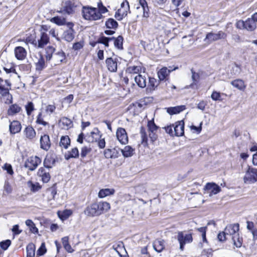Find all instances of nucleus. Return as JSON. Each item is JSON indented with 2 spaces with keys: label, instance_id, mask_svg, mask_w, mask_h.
<instances>
[{
  "label": "nucleus",
  "instance_id": "f257e3e1",
  "mask_svg": "<svg viewBox=\"0 0 257 257\" xmlns=\"http://www.w3.org/2000/svg\"><path fill=\"white\" fill-rule=\"evenodd\" d=\"M110 208L107 202H97L87 206L84 210V213L90 217L98 216L107 211Z\"/></svg>",
  "mask_w": 257,
  "mask_h": 257
},
{
  "label": "nucleus",
  "instance_id": "f03ea898",
  "mask_svg": "<svg viewBox=\"0 0 257 257\" xmlns=\"http://www.w3.org/2000/svg\"><path fill=\"white\" fill-rule=\"evenodd\" d=\"M82 13L83 18L88 20L96 21L103 17L102 15H100L98 13L97 9L95 8L84 7Z\"/></svg>",
  "mask_w": 257,
  "mask_h": 257
},
{
  "label": "nucleus",
  "instance_id": "7ed1b4c3",
  "mask_svg": "<svg viewBox=\"0 0 257 257\" xmlns=\"http://www.w3.org/2000/svg\"><path fill=\"white\" fill-rule=\"evenodd\" d=\"M177 238L179 242L180 249L181 250L184 249V246L186 244L191 243L193 240L192 233L186 231L179 232Z\"/></svg>",
  "mask_w": 257,
  "mask_h": 257
},
{
  "label": "nucleus",
  "instance_id": "20e7f679",
  "mask_svg": "<svg viewBox=\"0 0 257 257\" xmlns=\"http://www.w3.org/2000/svg\"><path fill=\"white\" fill-rule=\"evenodd\" d=\"M243 179L245 183L248 184L257 181V169L249 167Z\"/></svg>",
  "mask_w": 257,
  "mask_h": 257
},
{
  "label": "nucleus",
  "instance_id": "39448f33",
  "mask_svg": "<svg viewBox=\"0 0 257 257\" xmlns=\"http://www.w3.org/2000/svg\"><path fill=\"white\" fill-rule=\"evenodd\" d=\"M74 26L73 23L68 22L67 23V29L64 30L62 38L68 42H71L75 37V31L73 29Z\"/></svg>",
  "mask_w": 257,
  "mask_h": 257
},
{
  "label": "nucleus",
  "instance_id": "423d86ee",
  "mask_svg": "<svg viewBox=\"0 0 257 257\" xmlns=\"http://www.w3.org/2000/svg\"><path fill=\"white\" fill-rule=\"evenodd\" d=\"M41 162V159L40 158L36 156H32L28 159L26 161L25 167L28 168L30 171H34Z\"/></svg>",
  "mask_w": 257,
  "mask_h": 257
},
{
  "label": "nucleus",
  "instance_id": "0eeeda50",
  "mask_svg": "<svg viewBox=\"0 0 257 257\" xmlns=\"http://www.w3.org/2000/svg\"><path fill=\"white\" fill-rule=\"evenodd\" d=\"M257 25V13L253 14L251 18L245 21V29L248 31H252L255 29Z\"/></svg>",
  "mask_w": 257,
  "mask_h": 257
},
{
  "label": "nucleus",
  "instance_id": "6e6552de",
  "mask_svg": "<svg viewBox=\"0 0 257 257\" xmlns=\"http://www.w3.org/2000/svg\"><path fill=\"white\" fill-rule=\"evenodd\" d=\"M226 34L220 31L217 33L212 32L208 33L206 36L205 40H207L209 42H211L220 39H224L226 38Z\"/></svg>",
  "mask_w": 257,
  "mask_h": 257
},
{
  "label": "nucleus",
  "instance_id": "1a4fd4ad",
  "mask_svg": "<svg viewBox=\"0 0 257 257\" xmlns=\"http://www.w3.org/2000/svg\"><path fill=\"white\" fill-rule=\"evenodd\" d=\"M116 135L118 141L121 144H126L128 142V137L124 128L119 127L117 128Z\"/></svg>",
  "mask_w": 257,
  "mask_h": 257
},
{
  "label": "nucleus",
  "instance_id": "9d476101",
  "mask_svg": "<svg viewBox=\"0 0 257 257\" xmlns=\"http://www.w3.org/2000/svg\"><path fill=\"white\" fill-rule=\"evenodd\" d=\"M118 59L116 58L109 57L105 60L108 70L112 72H116L117 69Z\"/></svg>",
  "mask_w": 257,
  "mask_h": 257
},
{
  "label": "nucleus",
  "instance_id": "9b49d317",
  "mask_svg": "<svg viewBox=\"0 0 257 257\" xmlns=\"http://www.w3.org/2000/svg\"><path fill=\"white\" fill-rule=\"evenodd\" d=\"M49 41V38L47 34L45 32L41 33L40 38L36 40V48H42L47 45Z\"/></svg>",
  "mask_w": 257,
  "mask_h": 257
},
{
  "label": "nucleus",
  "instance_id": "f8f14e48",
  "mask_svg": "<svg viewBox=\"0 0 257 257\" xmlns=\"http://www.w3.org/2000/svg\"><path fill=\"white\" fill-rule=\"evenodd\" d=\"M174 135L177 137L182 136L184 134V122L183 120L178 121L173 124Z\"/></svg>",
  "mask_w": 257,
  "mask_h": 257
},
{
  "label": "nucleus",
  "instance_id": "ddd939ff",
  "mask_svg": "<svg viewBox=\"0 0 257 257\" xmlns=\"http://www.w3.org/2000/svg\"><path fill=\"white\" fill-rule=\"evenodd\" d=\"M204 189L207 191L209 196L215 195L219 192L221 189L219 186L213 183H208L205 186Z\"/></svg>",
  "mask_w": 257,
  "mask_h": 257
},
{
  "label": "nucleus",
  "instance_id": "4468645a",
  "mask_svg": "<svg viewBox=\"0 0 257 257\" xmlns=\"http://www.w3.org/2000/svg\"><path fill=\"white\" fill-rule=\"evenodd\" d=\"M119 148L107 149L104 151V156L106 159H116L119 156Z\"/></svg>",
  "mask_w": 257,
  "mask_h": 257
},
{
  "label": "nucleus",
  "instance_id": "2eb2a0df",
  "mask_svg": "<svg viewBox=\"0 0 257 257\" xmlns=\"http://www.w3.org/2000/svg\"><path fill=\"white\" fill-rule=\"evenodd\" d=\"M49 170L47 168L41 167L38 171V175L41 178V180L44 183L48 182L51 178Z\"/></svg>",
  "mask_w": 257,
  "mask_h": 257
},
{
  "label": "nucleus",
  "instance_id": "dca6fc26",
  "mask_svg": "<svg viewBox=\"0 0 257 257\" xmlns=\"http://www.w3.org/2000/svg\"><path fill=\"white\" fill-rule=\"evenodd\" d=\"M239 227L238 223L228 225L224 229L225 233H226L227 235H232V236H234L235 234L238 233Z\"/></svg>",
  "mask_w": 257,
  "mask_h": 257
},
{
  "label": "nucleus",
  "instance_id": "f3484780",
  "mask_svg": "<svg viewBox=\"0 0 257 257\" xmlns=\"http://www.w3.org/2000/svg\"><path fill=\"white\" fill-rule=\"evenodd\" d=\"M51 146L49 136L47 135H44L41 136L40 138V147L41 149L48 151Z\"/></svg>",
  "mask_w": 257,
  "mask_h": 257
},
{
  "label": "nucleus",
  "instance_id": "a211bd4d",
  "mask_svg": "<svg viewBox=\"0 0 257 257\" xmlns=\"http://www.w3.org/2000/svg\"><path fill=\"white\" fill-rule=\"evenodd\" d=\"M22 126L21 123L17 120L13 121L9 125V130L11 134H15L20 132Z\"/></svg>",
  "mask_w": 257,
  "mask_h": 257
},
{
  "label": "nucleus",
  "instance_id": "6ab92c4d",
  "mask_svg": "<svg viewBox=\"0 0 257 257\" xmlns=\"http://www.w3.org/2000/svg\"><path fill=\"white\" fill-rule=\"evenodd\" d=\"M22 110V107L15 103L11 105L7 110V114L9 116H14L19 113Z\"/></svg>",
  "mask_w": 257,
  "mask_h": 257
},
{
  "label": "nucleus",
  "instance_id": "aec40b11",
  "mask_svg": "<svg viewBox=\"0 0 257 257\" xmlns=\"http://www.w3.org/2000/svg\"><path fill=\"white\" fill-rule=\"evenodd\" d=\"M15 54L16 57L18 60H22L24 59L26 57L27 52L23 47L18 46L15 49Z\"/></svg>",
  "mask_w": 257,
  "mask_h": 257
},
{
  "label": "nucleus",
  "instance_id": "412c9836",
  "mask_svg": "<svg viewBox=\"0 0 257 257\" xmlns=\"http://www.w3.org/2000/svg\"><path fill=\"white\" fill-rule=\"evenodd\" d=\"M178 67H175L173 69H168L166 67H163L158 72V76L160 80H164L169 74L170 72L173 70H176Z\"/></svg>",
  "mask_w": 257,
  "mask_h": 257
},
{
  "label": "nucleus",
  "instance_id": "4be33fe9",
  "mask_svg": "<svg viewBox=\"0 0 257 257\" xmlns=\"http://www.w3.org/2000/svg\"><path fill=\"white\" fill-rule=\"evenodd\" d=\"M135 81L141 88H145L147 86V79L145 76L139 74L135 77Z\"/></svg>",
  "mask_w": 257,
  "mask_h": 257
},
{
  "label": "nucleus",
  "instance_id": "5701e85b",
  "mask_svg": "<svg viewBox=\"0 0 257 257\" xmlns=\"http://www.w3.org/2000/svg\"><path fill=\"white\" fill-rule=\"evenodd\" d=\"M230 84L236 88L238 89L240 91H244L246 88V85L244 83V82L240 79H235L233 81H232L230 82Z\"/></svg>",
  "mask_w": 257,
  "mask_h": 257
},
{
  "label": "nucleus",
  "instance_id": "b1692460",
  "mask_svg": "<svg viewBox=\"0 0 257 257\" xmlns=\"http://www.w3.org/2000/svg\"><path fill=\"white\" fill-rule=\"evenodd\" d=\"M56 160L55 158L52 156H47L44 161V165L45 167L49 169L54 166Z\"/></svg>",
  "mask_w": 257,
  "mask_h": 257
},
{
  "label": "nucleus",
  "instance_id": "393cba45",
  "mask_svg": "<svg viewBox=\"0 0 257 257\" xmlns=\"http://www.w3.org/2000/svg\"><path fill=\"white\" fill-rule=\"evenodd\" d=\"M78 157L79 152L77 148H72L70 151H68L64 155L65 159L67 160L70 158H76Z\"/></svg>",
  "mask_w": 257,
  "mask_h": 257
},
{
  "label": "nucleus",
  "instance_id": "a878e982",
  "mask_svg": "<svg viewBox=\"0 0 257 257\" xmlns=\"http://www.w3.org/2000/svg\"><path fill=\"white\" fill-rule=\"evenodd\" d=\"M24 133L26 137L29 140H32L36 136L35 130L31 126L26 127Z\"/></svg>",
  "mask_w": 257,
  "mask_h": 257
},
{
  "label": "nucleus",
  "instance_id": "bb28decb",
  "mask_svg": "<svg viewBox=\"0 0 257 257\" xmlns=\"http://www.w3.org/2000/svg\"><path fill=\"white\" fill-rule=\"evenodd\" d=\"M153 247L158 252H161L165 248L164 241L156 239L153 243Z\"/></svg>",
  "mask_w": 257,
  "mask_h": 257
},
{
  "label": "nucleus",
  "instance_id": "cd10ccee",
  "mask_svg": "<svg viewBox=\"0 0 257 257\" xmlns=\"http://www.w3.org/2000/svg\"><path fill=\"white\" fill-rule=\"evenodd\" d=\"M72 121L66 117H63L59 121V124L62 128L67 130L72 126Z\"/></svg>",
  "mask_w": 257,
  "mask_h": 257
},
{
  "label": "nucleus",
  "instance_id": "c85d7f7f",
  "mask_svg": "<svg viewBox=\"0 0 257 257\" xmlns=\"http://www.w3.org/2000/svg\"><path fill=\"white\" fill-rule=\"evenodd\" d=\"M185 109V105H180L175 107H171L167 109V112L170 114L178 113Z\"/></svg>",
  "mask_w": 257,
  "mask_h": 257
},
{
  "label": "nucleus",
  "instance_id": "c756f323",
  "mask_svg": "<svg viewBox=\"0 0 257 257\" xmlns=\"http://www.w3.org/2000/svg\"><path fill=\"white\" fill-rule=\"evenodd\" d=\"M120 150L122 155L125 158L132 156L134 152V149L130 146H126L124 149H121Z\"/></svg>",
  "mask_w": 257,
  "mask_h": 257
},
{
  "label": "nucleus",
  "instance_id": "7c9ffc66",
  "mask_svg": "<svg viewBox=\"0 0 257 257\" xmlns=\"http://www.w3.org/2000/svg\"><path fill=\"white\" fill-rule=\"evenodd\" d=\"M70 145V139L68 136H62L59 143L60 147L66 149Z\"/></svg>",
  "mask_w": 257,
  "mask_h": 257
},
{
  "label": "nucleus",
  "instance_id": "2f4dec72",
  "mask_svg": "<svg viewBox=\"0 0 257 257\" xmlns=\"http://www.w3.org/2000/svg\"><path fill=\"white\" fill-rule=\"evenodd\" d=\"M56 63L59 64L62 63L65 59V55L63 51H59L56 53L54 56Z\"/></svg>",
  "mask_w": 257,
  "mask_h": 257
},
{
  "label": "nucleus",
  "instance_id": "473e14b6",
  "mask_svg": "<svg viewBox=\"0 0 257 257\" xmlns=\"http://www.w3.org/2000/svg\"><path fill=\"white\" fill-rule=\"evenodd\" d=\"M27 250V257H34L35 245L33 243H29L26 248Z\"/></svg>",
  "mask_w": 257,
  "mask_h": 257
},
{
  "label": "nucleus",
  "instance_id": "72a5a7b5",
  "mask_svg": "<svg viewBox=\"0 0 257 257\" xmlns=\"http://www.w3.org/2000/svg\"><path fill=\"white\" fill-rule=\"evenodd\" d=\"M105 26L108 29H116L118 27V23L113 19L109 18L106 21Z\"/></svg>",
  "mask_w": 257,
  "mask_h": 257
},
{
  "label": "nucleus",
  "instance_id": "f704fd0d",
  "mask_svg": "<svg viewBox=\"0 0 257 257\" xmlns=\"http://www.w3.org/2000/svg\"><path fill=\"white\" fill-rule=\"evenodd\" d=\"M52 22H53L59 26H62L66 25L67 26V22L65 19L59 17H55L51 20Z\"/></svg>",
  "mask_w": 257,
  "mask_h": 257
},
{
  "label": "nucleus",
  "instance_id": "c9c22d12",
  "mask_svg": "<svg viewBox=\"0 0 257 257\" xmlns=\"http://www.w3.org/2000/svg\"><path fill=\"white\" fill-rule=\"evenodd\" d=\"M232 239L233 241L234 245L237 247H240L242 243V238L240 237L239 233L235 234V235L232 237Z\"/></svg>",
  "mask_w": 257,
  "mask_h": 257
},
{
  "label": "nucleus",
  "instance_id": "e433bc0d",
  "mask_svg": "<svg viewBox=\"0 0 257 257\" xmlns=\"http://www.w3.org/2000/svg\"><path fill=\"white\" fill-rule=\"evenodd\" d=\"M158 83L155 78L150 77L147 89L150 90H155V88L158 86Z\"/></svg>",
  "mask_w": 257,
  "mask_h": 257
},
{
  "label": "nucleus",
  "instance_id": "4c0bfd02",
  "mask_svg": "<svg viewBox=\"0 0 257 257\" xmlns=\"http://www.w3.org/2000/svg\"><path fill=\"white\" fill-rule=\"evenodd\" d=\"M25 223L32 233H36L38 232V228L36 227L35 224L32 220L28 219L26 221Z\"/></svg>",
  "mask_w": 257,
  "mask_h": 257
},
{
  "label": "nucleus",
  "instance_id": "58836bf2",
  "mask_svg": "<svg viewBox=\"0 0 257 257\" xmlns=\"http://www.w3.org/2000/svg\"><path fill=\"white\" fill-rule=\"evenodd\" d=\"M0 99L2 102L6 104H10L13 102V96L11 94L9 93L5 96H1Z\"/></svg>",
  "mask_w": 257,
  "mask_h": 257
},
{
  "label": "nucleus",
  "instance_id": "ea45409f",
  "mask_svg": "<svg viewBox=\"0 0 257 257\" xmlns=\"http://www.w3.org/2000/svg\"><path fill=\"white\" fill-rule=\"evenodd\" d=\"M27 185L31 191L34 192L38 191L41 188V186L38 183H33L31 181H29L27 182Z\"/></svg>",
  "mask_w": 257,
  "mask_h": 257
},
{
  "label": "nucleus",
  "instance_id": "a19ab883",
  "mask_svg": "<svg viewBox=\"0 0 257 257\" xmlns=\"http://www.w3.org/2000/svg\"><path fill=\"white\" fill-rule=\"evenodd\" d=\"M72 214V212L70 210H65L63 212L58 211V215L60 218L62 220H65L68 218Z\"/></svg>",
  "mask_w": 257,
  "mask_h": 257
},
{
  "label": "nucleus",
  "instance_id": "79ce46f5",
  "mask_svg": "<svg viewBox=\"0 0 257 257\" xmlns=\"http://www.w3.org/2000/svg\"><path fill=\"white\" fill-rule=\"evenodd\" d=\"M123 37L121 36H119L117 38L114 39V45L118 49H122V44H123Z\"/></svg>",
  "mask_w": 257,
  "mask_h": 257
},
{
  "label": "nucleus",
  "instance_id": "37998d69",
  "mask_svg": "<svg viewBox=\"0 0 257 257\" xmlns=\"http://www.w3.org/2000/svg\"><path fill=\"white\" fill-rule=\"evenodd\" d=\"M36 69L42 70L45 68V60L43 56L41 55L38 61L36 63Z\"/></svg>",
  "mask_w": 257,
  "mask_h": 257
},
{
  "label": "nucleus",
  "instance_id": "c03bdc74",
  "mask_svg": "<svg viewBox=\"0 0 257 257\" xmlns=\"http://www.w3.org/2000/svg\"><path fill=\"white\" fill-rule=\"evenodd\" d=\"M113 191L109 189H101L98 193V197L99 198H103L108 195L113 194Z\"/></svg>",
  "mask_w": 257,
  "mask_h": 257
},
{
  "label": "nucleus",
  "instance_id": "a18cd8bd",
  "mask_svg": "<svg viewBox=\"0 0 257 257\" xmlns=\"http://www.w3.org/2000/svg\"><path fill=\"white\" fill-rule=\"evenodd\" d=\"M91 149L87 147H83L82 148L80 153V156L82 159L85 158L88 155V154L91 152Z\"/></svg>",
  "mask_w": 257,
  "mask_h": 257
},
{
  "label": "nucleus",
  "instance_id": "49530a36",
  "mask_svg": "<svg viewBox=\"0 0 257 257\" xmlns=\"http://www.w3.org/2000/svg\"><path fill=\"white\" fill-rule=\"evenodd\" d=\"M140 134L141 135L142 138V144H147L148 137L146 132H145V130L143 127H141Z\"/></svg>",
  "mask_w": 257,
  "mask_h": 257
},
{
  "label": "nucleus",
  "instance_id": "de8ad7c7",
  "mask_svg": "<svg viewBox=\"0 0 257 257\" xmlns=\"http://www.w3.org/2000/svg\"><path fill=\"white\" fill-rule=\"evenodd\" d=\"M126 11L122 12L121 9H118L117 11L115 13V18L118 21H120L122 19L124 16L126 15Z\"/></svg>",
  "mask_w": 257,
  "mask_h": 257
},
{
  "label": "nucleus",
  "instance_id": "09e8293b",
  "mask_svg": "<svg viewBox=\"0 0 257 257\" xmlns=\"http://www.w3.org/2000/svg\"><path fill=\"white\" fill-rule=\"evenodd\" d=\"M148 126L149 132H157L158 127L155 124L154 121H149Z\"/></svg>",
  "mask_w": 257,
  "mask_h": 257
},
{
  "label": "nucleus",
  "instance_id": "8fccbe9b",
  "mask_svg": "<svg viewBox=\"0 0 257 257\" xmlns=\"http://www.w3.org/2000/svg\"><path fill=\"white\" fill-rule=\"evenodd\" d=\"M191 73H192V79L193 81V83L191 84V85H193V84H196V83L198 82V80L199 79V75L198 73H196L193 71V70L191 69Z\"/></svg>",
  "mask_w": 257,
  "mask_h": 257
},
{
  "label": "nucleus",
  "instance_id": "3c124183",
  "mask_svg": "<svg viewBox=\"0 0 257 257\" xmlns=\"http://www.w3.org/2000/svg\"><path fill=\"white\" fill-rule=\"evenodd\" d=\"M11 244V241L9 239L6 240L5 241H3L0 242V246L1 247L4 249L6 250L10 246Z\"/></svg>",
  "mask_w": 257,
  "mask_h": 257
},
{
  "label": "nucleus",
  "instance_id": "603ef678",
  "mask_svg": "<svg viewBox=\"0 0 257 257\" xmlns=\"http://www.w3.org/2000/svg\"><path fill=\"white\" fill-rule=\"evenodd\" d=\"M46 252L45 243H42L37 251V255L40 256L44 254Z\"/></svg>",
  "mask_w": 257,
  "mask_h": 257
},
{
  "label": "nucleus",
  "instance_id": "864d4df0",
  "mask_svg": "<svg viewBox=\"0 0 257 257\" xmlns=\"http://www.w3.org/2000/svg\"><path fill=\"white\" fill-rule=\"evenodd\" d=\"M84 46L83 41H80L73 44L72 48L74 50H79L83 48Z\"/></svg>",
  "mask_w": 257,
  "mask_h": 257
},
{
  "label": "nucleus",
  "instance_id": "5fc2aeb1",
  "mask_svg": "<svg viewBox=\"0 0 257 257\" xmlns=\"http://www.w3.org/2000/svg\"><path fill=\"white\" fill-rule=\"evenodd\" d=\"M26 109L28 115H30L34 110V105L32 102H29L26 105Z\"/></svg>",
  "mask_w": 257,
  "mask_h": 257
},
{
  "label": "nucleus",
  "instance_id": "6e6d98bb",
  "mask_svg": "<svg viewBox=\"0 0 257 257\" xmlns=\"http://www.w3.org/2000/svg\"><path fill=\"white\" fill-rule=\"evenodd\" d=\"M140 67L139 66H130L127 68V70L131 73H137L140 71Z\"/></svg>",
  "mask_w": 257,
  "mask_h": 257
},
{
  "label": "nucleus",
  "instance_id": "4d7b16f0",
  "mask_svg": "<svg viewBox=\"0 0 257 257\" xmlns=\"http://www.w3.org/2000/svg\"><path fill=\"white\" fill-rule=\"evenodd\" d=\"M246 223H247L246 228L250 232H251L253 230H254L256 229V228L254 227V224L253 222L247 221L246 222Z\"/></svg>",
  "mask_w": 257,
  "mask_h": 257
},
{
  "label": "nucleus",
  "instance_id": "13d9d810",
  "mask_svg": "<svg viewBox=\"0 0 257 257\" xmlns=\"http://www.w3.org/2000/svg\"><path fill=\"white\" fill-rule=\"evenodd\" d=\"M4 169L6 170H7V173L10 175H13L14 173L12 167L11 165L9 164H6L4 165Z\"/></svg>",
  "mask_w": 257,
  "mask_h": 257
},
{
  "label": "nucleus",
  "instance_id": "bf43d9fd",
  "mask_svg": "<svg viewBox=\"0 0 257 257\" xmlns=\"http://www.w3.org/2000/svg\"><path fill=\"white\" fill-rule=\"evenodd\" d=\"M226 233H225V230L218 233L217 237L218 240L220 241H225L226 239Z\"/></svg>",
  "mask_w": 257,
  "mask_h": 257
},
{
  "label": "nucleus",
  "instance_id": "052dcab7",
  "mask_svg": "<svg viewBox=\"0 0 257 257\" xmlns=\"http://www.w3.org/2000/svg\"><path fill=\"white\" fill-rule=\"evenodd\" d=\"M211 98L214 100H218L220 99V94L219 92L213 91L211 96Z\"/></svg>",
  "mask_w": 257,
  "mask_h": 257
},
{
  "label": "nucleus",
  "instance_id": "680f3d73",
  "mask_svg": "<svg viewBox=\"0 0 257 257\" xmlns=\"http://www.w3.org/2000/svg\"><path fill=\"white\" fill-rule=\"evenodd\" d=\"M4 190L7 193H10L12 191V188L9 182H6L4 185Z\"/></svg>",
  "mask_w": 257,
  "mask_h": 257
},
{
  "label": "nucleus",
  "instance_id": "e2e57ef3",
  "mask_svg": "<svg viewBox=\"0 0 257 257\" xmlns=\"http://www.w3.org/2000/svg\"><path fill=\"white\" fill-rule=\"evenodd\" d=\"M149 137L152 142L156 141L158 137L156 132H149Z\"/></svg>",
  "mask_w": 257,
  "mask_h": 257
},
{
  "label": "nucleus",
  "instance_id": "0e129e2a",
  "mask_svg": "<svg viewBox=\"0 0 257 257\" xmlns=\"http://www.w3.org/2000/svg\"><path fill=\"white\" fill-rule=\"evenodd\" d=\"M173 125H170L164 127V129L165 130L166 133L169 134L171 136H174V129H172Z\"/></svg>",
  "mask_w": 257,
  "mask_h": 257
},
{
  "label": "nucleus",
  "instance_id": "69168bd1",
  "mask_svg": "<svg viewBox=\"0 0 257 257\" xmlns=\"http://www.w3.org/2000/svg\"><path fill=\"white\" fill-rule=\"evenodd\" d=\"M142 10L143 11V17L146 18H148L149 17V9L148 5L147 6L143 7Z\"/></svg>",
  "mask_w": 257,
  "mask_h": 257
},
{
  "label": "nucleus",
  "instance_id": "338daca9",
  "mask_svg": "<svg viewBox=\"0 0 257 257\" xmlns=\"http://www.w3.org/2000/svg\"><path fill=\"white\" fill-rule=\"evenodd\" d=\"M12 231L15 234H19L22 232V230L19 229V226L18 225H15L12 228Z\"/></svg>",
  "mask_w": 257,
  "mask_h": 257
},
{
  "label": "nucleus",
  "instance_id": "774afa93",
  "mask_svg": "<svg viewBox=\"0 0 257 257\" xmlns=\"http://www.w3.org/2000/svg\"><path fill=\"white\" fill-rule=\"evenodd\" d=\"M10 93L8 88L3 87L0 89L1 96H4Z\"/></svg>",
  "mask_w": 257,
  "mask_h": 257
}]
</instances>
